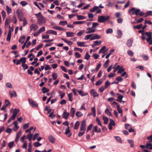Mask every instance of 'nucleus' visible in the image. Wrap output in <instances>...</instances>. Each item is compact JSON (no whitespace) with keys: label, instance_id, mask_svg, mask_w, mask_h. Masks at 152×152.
Here are the masks:
<instances>
[{"label":"nucleus","instance_id":"obj_5","mask_svg":"<svg viewBox=\"0 0 152 152\" xmlns=\"http://www.w3.org/2000/svg\"><path fill=\"white\" fill-rule=\"evenodd\" d=\"M145 34L148 37L146 39L147 41L149 42V45H152V35L150 32H147L145 33Z\"/></svg>","mask_w":152,"mask_h":152},{"label":"nucleus","instance_id":"obj_30","mask_svg":"<svg viewBox=\"0 0 152 152\" xmlns=\"http://www.w3.org/2000/svg\"><path fill=\"white\" fill-rule=\"evenodd\" d=\"M10 22V18H7L5 21V26H8L9 25Z\"/></svg>","mask_w":152,"mask_h":152},{"label":"nucleus","instance_id":"obj_36","mask_svg":"<svg viewBox=\"0 0 152 152\" xmlns=\"http://www.w3.org/2000/svg\"><path fill=\"white\" fill-rule=\"evenodd\" d=\"M127 141L130 144L131 147H133L134 146V142L133 141L131 140H128Z\"/></svg>","mask_w":152,"mask_h":152},{"label":"nucleus","instance_id":"obj_11","mask_svg":"<svg viewBox=\"0 0 152 152\" xmlns=\"http://www.w3.org/2000/svg\"><path fill=\"white\" fill-rule=\"evenodd\" d=\"M90 93L91 95L93 96L94 97L99 96L98 94L93 89H91L90 91Z\"/></svg>","mask_w":152,"mask_h":152},{"label":"nucleus","instance_id":"obj_51","mask_svg":"<svg viewBox=\"0 0 152 152\" xmlns=\"http://www.w3.org/2000/svg\"><path fill=\"white\" fill-rule=\"evenodd\" d=\"M22 67L23 68V69L24 70H25L26 69H27L28 68V66L27 65L25 64V63H24L23 64H22Z\"/></svg>","mask_w":152,"mask_h":152},{"label":"nucleus","instance_id":"obj_3","mask_svg":"<svg viewBox=\"0 0 152 152\" xmlns=\"http://www.w3.org/2000/svg\"><path fill=\"white\" fill-rule=\"evenodd\" d=\"M110 18L109 16L105 15L99 16L98 17V21L99 22L102 23L108 20Z\"/></svg>","mask_w":152,"mask_h":152},{"label":"nucleus","instance_id":"obj_44","mask_svg":"<svg viewBox=\"0 0 152 152\" xmlns=\"http://www.w3.org/2000/svg\"><path fill=\"white\" fill-rule=\"evenodd\" d=\"M85 31L84 30H81L77 34V35L78 36H81L83 35V34L85 33Z\"/></svg>","mask_w":152,"mask_h":152},{"label":"nucleus","instance_id":"obj_12","mask_svg":"<svg viewBox=\"0 0 152 152\" xmlns=\"http://www.w3.org/2000/svg\"><path fill=\"white\" fill-rule=\"evenodd\" d=\"M86 30L87 31H86V33L88 34L94 32L96 31V29H94L91 27L87 28Z\"/></svg>","mask_w":152,"mask_h":152},{"label":"nucleus","instance_id":"obj_53","mask_svg":"<svg viewBox=\"0 0 152 152\" xmlns=\"http://www.w3.org/2000/svg\"><path fill=\"white\" fill-rule=\"evenodd\" d=\"M41 91L43 93H45L46 92L49 91V90L46 88L45 87H44L42 88Z\"/></svg>","mask_w":152,"mask_h":152},{"label":"nucleus","instance_id":"obj_28","mask_svg":"<svg viewBox=\"0 0 152 152\" xmlns=\"http://www.w3.org/2000/svg\"><path fill=\"white\" fill-rule=\"evenodd\" d=\"M117 34H118V38H121L122 35V33L121 31L120 30H118L117 31Z\"/></svg>","mask_w":152,"mask_h":152},{"label":"nucleus","instance_id":"obj_56","mask_svg":"<svg viewBox=\"0 0 152 152\" xmlns=\"http://www.w3.org/2000/svg\"><path fill=\"white\" fill-rule=\"evenodd\" d=\"M90 57V55H89L88 52H87L86 53V56L85 57V59L87 60H88Z\"/></svg>","mask_w":152,"mask_h":152},{"label":"nucleus","instance_id":"obj_41","mask_svg":"<svg viewBox=\"0 0 152 152\" xmlns=\"http://www.w3.org/2000/svg\"><path fill=\"white\" fill-rule=\"evenodd\" d=\"M45 30V28L44 26L40 28L39 30L38 31V32L40 34L41 33L44 32Z\"/></svg>","mask_w":152,"mask_h":152},{"label":"nucleus","instance_id":"obj_2","mask_svg":"<svg viewBox=\"0 0 152 152\" xmlns=\"http://www.w3.org/2000/svg\"><path fill=\"white\" fill-rule=\"evenodd\" d=\"M131 11L132 12V15L135 14L136 15H139L142 16L144 14V13L141 12L139 9H135L134 8H132Z\"/></svg>","mask_w":152,"mask_h":152},{"label":"nucleus","instance_id":"obj_21","mask_svg":"<svg viewBox=\"0 0 152 152\" xmlns=\"http://www.w3.org/2000/svg\"><path fill=\"white\" fill-rule=\"evenodd\" d=\"M106 48V47L105 46H104L102 48L100 49L99 51V53H104L107 51V50H105Z\"/></svg>","mask_w":152,"mask_h":152},{"label":"nucleus","instance_id":"obj_31","mask_svg":"<svg viewBox=\"0 0 152 152\" xmlns=\"http://www.w3.org/2000/svg\"><path fill=\"white\" fill-rule=\"evenodd\" d=\"M93 129L95 132L99 133L101 132V130L100 129H97V126H95L93 127Z\"/></svg>","mask_w":152,"mask_h":152},{"label":"nucleus","instance_id":"obj_60","mask_svg":"<svg viewBox=\"0 0 152 152\" xmlns=\"http://www.w3.org/2000/svg\"><path fill=\"white\" fill-rule=\"evenodd\" d=\"M52 77L53 80H55L56 79L57 77V75L56 73H54L52 75Z\"/></svg>","mask_w":152,"mask_h":152},{"label":"nucleus","instance_id":"obj_22","mask_svg":"<svg viewBox=\"0 0 152 152\" xmlns=\"http://www.w3.org/2000/svg\"><path fill=\"white\" fill-rule=\"evenodd\" d=\"M133 40L131 39H128L127 42V45L128 47L131 46L132 44Z\"/></svg>","mask_w":152,"mask_h":152},{"label":"nucleus","instance_id":"obj_33","mask_svg":"<svg viewBox=\"0 0 152 152\" xmlns=\"http://www.w3.org/2000/svg\"><path fill=\"white\" fill-rule=\"evenodd\" d=\"M19 110L18 109H15L14 110L13 112V114L17 115V114L19 113Z\"/></svg>","mask_w":152,"mask_h":152},{"label":"nucleus","instance_id":"obj_18","mask_svg":"<svg viewBox=\"0 0 152 152\" xmlns=\"http://www.w3.org/2000/svg\"><path fill=\"white\" fill-rule=\"evenodd\" d=\"M46 33L47 34H52L54 35H56L57 34L56 31L50 30L47 31Z\"/></svg>","mask_w":152,"mask_h":152},{"label":"nucleus","instance_id":"obj_6","mask_svg":"<svg viewBox=\"0 0 152 152\" xmlns=\"http://www.w3.org/2000/svg\"><path fill=\"white\" fill-rule=\"evenodd\" d=\"M39 27L36 24L32 23L31 24L30 26V31H35Z\"/></svg>","mask_w":152,"mask_h":152},{"label":"nucleus","instance_id":"obj_32","mask_svg":"<svg viewBox=\"0 0 152 152\" xmlns=\"http://www.w3.org/2000/svg\"><path fill=\"white\" fill-rule=\"evenodd\" d=\"M146 148L148 149H152V145L149 142H148L146 143Z\"/></svg>","mask_w":152,"mask_h":152},{"label":"nucleus","instance_id":"obj_58","mask_svg":"<svg viewBox=\"0 0 152 152\" xmlns=\"http://www.w3.org/2000/svg\"><path fill=\"white\" fill-rule=\"evenodd\" d=\"M106 88L104 86H102L99 88V90L101 93H102Z\"/></svg>","mask_w":152,"mask_h":152},{"label":"nucleus","instance_id":"obj_20","mask_svg":"<svg viewBox=\"0 0 152 152\" xmlns=\"http://www.w3.org/2000/svg\"><path fill=\"white\" fill-rule=\"evenodd\" d=\"M6 10L7 13L8 15H9L10 13H11L12 12V9L11 8H10L7 5L6 6Z\"/></svg>","mask_w":152,"mask_h":152},{"label":"nucleus","instance_id":"obj_62","mask_svg":"<svg viewBox=\"0 0 152 152\" xmlns=\"http://www.w3.org/2000/svg\"><path fill=\"white\" fill-rule=\"evenodd\" d=\"M96 121L97 122L98 124L101 126H102V124L100 122V119L98 118L97 117L96 118Z\"/></svg>","mask_w":152,"mask_h":152},{"label":"nucleus","instance_id":"obj_45","mask_svg":"<svg viewBox=\"0 0 152 152\" xmlns=\"http://www.w3.org/2000/svg\"><path fill=\"white\" fill-rule=\"evenodd\" d=\"M123 66H122L119 69L117 72L118 73H121L122 72H124L125 71V69L122 68Z\"/></svg>","mask_w":152,"mask_h":152},{"label":"nucleus","instance_id":"obj_7","mask_svg":"<svg viewBox=\"0 0 152 152\" xmlns=\"http://www.w3.org/2000/svg\"><path fill=\"white\" fill-rule=\"evenodd\" d=\"M86 122L85 121H83L81 123L80 126V130L85 131L86 129Z\"/></svg>","mask_w":152,"mask_h":152},{"label":"nucleus","instance_id":"obj_59","mask_svg":"<svg viewBox=\"0 0 152 152\" xmlns=\"http://www.w3.org/2000/svg\"><path fill=\"white\" fill-rule=\"evenodd\" d=\"M4 118L3 119L1 118H0V120L1 121H4L6 120L7 117V114H5L4 115Z\"/></svg>","mask_w":152,"mask_h":152},{"label":"nucleus","instance_id":"obj_17","mask_svg":"<svg viewBox=\"0 0 152 152\" xmlns=\"http://www.w3.org/2000/svg\"><path fill=\"white\" fill-rule=\"evenodd\" d=\"M65 134L67 135L68 137H69L72 134L70 133L69 131V127H68L66 129L65 132Z\"/></svg>","mask_w":152,"mask_h":152},{"label":"nucleus","instance_id":"obj_47","mask_svg":"<svg viewBox=\"0 0 152 152\" xmlns=\"http://www.w3.org/2000/svg\"><path fill=\"white\" fill-rule=\"evenodd\" d=\"M99 23H94L92 24V27L96 29V27L99 25Z\"/></svg>","mask_w":152,"mask_h":152},{"label":"nucleus","instance_id":"obj_54","mask_svg":"<svg viewBox=\"0 0 152 152\" xmlns=\"http://www.w3.org/2000/svg\"><path fill=\"white\" fill-rule=\"evenodd\" d=\"M113 32V30L111 28H108L106 31V33L107 34L112 33Z\"/></svg>","mask_w":152,"mask_h":152},{"label":"nucleus","instance_id":"obj_23","mask_svg":"<svg viewBox=\"0 0 152 152\" xmlns=\"http://www.w3.org/2000/svg\"><path fill=\"white\" fill-rule=\"evenodd\" d=\"M66 34L67 37H70L74 36L75 33L72 32H66Z\"/></svg>","mask_w":152,"mask_h":152},{"label":"nucleus","instance_id":"obj_9","mask_svg":"<svg viewBox=\"0 0 152 152\" xmlns=\"http://www.w3.org/2000/svg\"><path fill=\"white\" fill-rule=\"evenodd\" d=\"M9 93L11 98L13 97H17V94L15 90H13L12 91L10 90L9 91Z\"/></svg>","mask_w":152,"mask_h":152},{"label":"nucleus","instance_id":"obj_1","mask_svg":"<svg viewBox=\"0 0 152 152\" xmlns=\"http://www.w3.org/2000/svg\"><path fill=\"white\" fill-rule=\"evenodd\" d=\"M35 15L38 18V23L39 25H41L43 23H45L46 20L45 18L41 15L40 12L35 14Z\"/></svg>","mask_w":152,"mask_h":152},{"label":"nucleus","instance_id":"obj_19","mask_svg":"<svg viewBox=\"0 0 152 152\" xmlns=\"http://www.w3.org/2000/svg\"><path fill=\"white\" fill-rule=\"evenodd\" d=\"M22 134L21 131H20L17 134L15 139V141L17 142L18 140V139L21 136Z\"/></svg>","mask_w":152,"mask_h":152},{"label":"nucleus","instance_id":"obj_35","mask_svg":"<svg viewBox=\"0 0 152 152\" xmlns=\"http://www.w3.org/2000/svg\"><path fill=\"white\" fill-rule=\"evenodd\" d=\"M92 36V34L87 35L85 37L84 39L86 40L90 39V40H91V39Z\"/></svg>","mask_w":152,"mask_h":152},{"label":"nucleus","instance_id":"obj_49","mask_svg":"<svg viewBox=\"0 0 152 152\" xmlns=\"http://www.w3.org/2000/svg\"><path fill=\"white\" fill-rule=\"evenodd\" d=\"M116 107L118 113H122V110L121 108L120 107L119 105H118Z\"/></svg>","mask_w":152,"mask_h":152},{"label":"nucleus","instance_id":"obj_13","mask_svg":"<svg viewBox=\"0 0 152 152\" xmlns=\"http://www.w3.org/2000/svg\"><path fill=\"white\" fill-rule=\"evenodd\" d=\"M13 31V29L12 28V30L11 31V30H9L8 32V33L7 37L6 38V40L7 41H9L11 39V31Z\"/></svg>","mask_w":152,"mask_h":152},{"label":"nucleus","instance_id":"obj_10","mask_svg":"<svg viewBox=\"0 0 152 152\" xmlns=\"http://www.w3.org/2000/svg\"><path fill=\"white\" fill-rule=\"evenodd\" d=\"M92 36L91 39V40H94L95 39H100L101 37L99 35L96 34H92Z\"/></svg>","mask_w":152,"mask_h":152},{"label":"nucleus","instance_id":"obj_38","mask_svg":"<svg viewBox=\"0 0 152 152\" xmlns=\"http://www.w3.org/2000/svg\"><path fill=\"white\" fill-rule=\"evenodd\" d=\"M79 126V122L78 121H77L75 124L74 126L75 129H77L78 128Z\"/></svg>","mask_w":152,"mask_h":152},{"label":"nucleus","instance_id":"obj_16","mask_svg":"<svg viewBox=\"0 0 152 152\" xmlns=\"http://www.w3.org/2000/svg\"><path fill=\"white\" fill-rule=\"evenodd\" d=\"M16 12L18 15V17H24L23 13L20 10H17L16 11Z\"/></svg>","mask_w":152,"mask_h":152},{"label":"nucleus","instance_id":"obj_8","mask_svg":"<svg viewBox=\"0 0 152 152\" xmlns=\"http://www.w3.org/2000/svg\"><path fill=\"white\" fill-rule=\"evenodd\" d=\"M26 58L25 57H22L20 59L17 61L16 63V64L17 65L20 64L21 63L23 64L24 63H25L26 62Z\"/></svg>","mask_w":152,"mask_h":152},{"label":"nucleus","instance_id":"obj_63","mask_svg":"<svg viewBox=\"0 0 152 152\" xmlns=\"http://www.w3.org/2000/svg\"><path fill=\"white\" fill-rule=\"evenodd\" d=\"M142 24H141L137 26H134V28H137L138 29H140L142 27Z\"/></svg>","mask_w":152,"mask_h":152},{"label":"nucleus","instance_id":"obj_40","mask_svg":"<svg viewBox=\"0 0 152 152\" xmlns=\"http://www.w3.org/2000/svg\"><path fill=\"white\" fill-rule=\"evenodd\" d=\"M86 22L85 21H78L73 22V23L76 24H82Z\"/></svg>","mask_w":152,"mask_h":152},{"label":"nucleus","instance_id":"obj_14","mask_svg":"<svg viewBox=\"0 0 152 152\" xmlns=\"http://www.w3.org/2000/svg\"><path fill=\"white\" fill-rule=\"evenodd\" d=\"M48 139L50 142L52 143H54L55 142L56 139L53 136L50 135L48 136Z\"/></svg>","mask_w":152,"mask_h":152},{"label":"nucleus","instance_id":"obj_48","mask_svg":"<svg viewBox=\"0 0 152 152\" xmlns=\"http://www.w3.org/2000/svg\"><path fill=\"white\" fill-rule=\"evenodd\" d=\"M76 116L78 117H80L83 115V113L80 112H77L76 113Z\"/></svg>","mask_w":152,"mask_h":152},{"label":"nucleus","instance_id":"obj_34","mask_svg":"<svg viewBox=\"0 0 152 152\" xmlns=\"http://www.w3.org/2000/svg\"><path fill=\"white\" fill-rule=\"evenodd\" d=\"M114 137L116 139V140L119 143H122V141L121 138L118 136H114Z\"/></svg>","mask_w":152,"mask_h":152},{"label":"nucleus","instance_id":"obj_27","mask_svg":"<svg viewBox=\"0 0 152 152\" xmlns=\"http://www.w3.org/2000/svg\"><path fill=\"white\" fill-rule=\"evenodd\" d=\"M102 118L104 121V124H107L108 122V118L107 117L104 116H103Z\"/></svg>","mask_w":152,"mask_h":152},{"label":"nucleus","instance_id":"obj_26","mask_svg":"<svg viewBox=\"0 0 152 152\" xmlns=\"http://www.w3.org/2000/svg\"><path fill=\"white\" fill-rule=\"evenodd\" d=\"M69 115V113H67L66 111H65L63 112V117L65 119H66Z\"/></svg>","mask_w":152,"mask_h":152},{"label":"nucleus","instance_id":"obj_61","mask_svg":"<svg viewBox=\"0 0 152 152\" xmlns=\"http://www.w3.org/2000/svg\"><path fill=\"white\" fill-rule=\"evenodd\" d=\"M94 43L95 44V45H100L102 42V41L100 40L99 41H94Z\"/></svg>","mask_w":152,"mask_h":152},{"label":"nucleus","instance_id":"obj_37","mask_svg":"<svg viewBox=\"0 0 152 152\" xmlns=\"http://www.w3.org/2000/svg\"><path fill=\"white\" fill-rule=\"evenodd\" d=\"M110 122L109 125L114 126L115 125V122L112 119H110Z\"/></svg>","mask_w":152,"mask_h":152},{"label":"nucleus","instance_id":"obj_15","mask_svg":"<svg viewBox=\"0 0 152 152\" xmlns=\"http://www.w3.org/2000/svg\"><path fill=\"white\" fill-rule=\"evenodd\" d=\"M86 43L84 42H77V44L78 46L86 47L87 46L85 45Z\"/></svg>","mask_w":152,"mask_h":152},{"label":"nucleus","instance_id":"obj_50","mask_svg":"<svg viewBox=\"0 0 152 152\" xmlns=\"http://www.w3.org/2000/svg\"><path fill=\"white\" fill-rule=\"evenodd\" d=\"M103 82L102 79H101L97 81L96 83V86H98L102 83Z\"/></svg>","mask_w":152,"mask_h":152},{"label":"nucleus","instance_id":"obj_24","mask_svg":"<svg viewBox=\"0 0 152 152\" xmlns=\"http://www.w3.org/2000/svg\"><path fill=\"white\" fill-rule=\"evenodd\" d=\"M53 28L58 31H65V29L62 27L58 26H55L53 27Z\"/></svg>","mask_w":152,"mask_h":152},{"label":"nucleus","instance_id":"obj_39","mask_svg":"<svg viewBox=\"0 0 152 152\" xmlns=\"http://www.w3.org/2000/svg\"><path fill=\"white\" fill-rule=\"evenodd\" d=\"M6 86L8 88H12V86L11 83L10 82H8L5 84Z\"/></svg>","mask_w":152,"mask_h":152},{"label":"nucleus","instance_id":"obj_25","mask_svg":"<svg viewBox=\"0 0 152 152\" xmlns=\"http://www.w3.org/2000/svg\"><path fill=\"white\" fill-rule=\"evenodd\" d=\"M75 110L74 108H72L70 111L71 114V116L72 117H73L75 115Z\"/></svg>","mask_w":152,"mask_h":152},{"label":"nucleus","instance_id":"obj_57","mask_svg":"<svg viewBox=\"0 0 152 152\" xmlns=\"http://www.w3.org/2000/svg\"><path fill=\"white\" fill-rule=\"evenodd\" d=\"M14 144V142L13 141L11 142H10L8 144V147L9 148H12Z\"/></svg>","mask_w":152,"mask_h":152},{"label":"nucleus","instance_id":"obj_64","mask_svg":"<svg viewBox=\"0 0 152 152\" xmlns=\"http://www.w3.org/2000/svg\"><path fill=\"white\" fill-rule=\"evenodd\" d=\"M127 53L128 54L131 56H133L134 55V53L133 52L130 50H128L127 52Z\"/></svg>","mask_w":152,"mask_h":152},{"label":"nucleus","instance_id":"obj_52","mask_svg":"<svg viewBox=\"0 0 152 152\" xmlns=\"http://www.w3.org/2000/svg\"><path fill=\"white\" fill-rule=\"evenodd\" d=\"M67 24V22L66 21H61L60 22L59 24L62 26H64Z\"/></svg>","mask_w":152,"mask_h":152},{"label":"nucleus","instance_id":"obj_42","mask_svg":"<svg viewBox=\"0 0 152 152\" xmlns=\"http://www.w3.org/2000/svg\"><path fill=\"white\" fill-rule=\"evenodd\" d=\"M77 17L78 20H83L86 18L85 17L80 15H77Z\"/></svg>","mask_w":152,"mask_h":152},{"label":"nucleus","instance_id":"obj_4","mask_svg":"<svg viewBox=\"0 0 152 152\" xmlns=\"http://www.w3.org/2000/svg\"><path fill=\"white\" fill-rule=\"evenodd\" d=\"M28 100L29 105L32 107H38V104L36 101L31 100L30 99H28Z\"/></svg>","mask_w":152,"mask_h":152},{"label":"nucleus","instance_id":"obj_55","mask_svg":"<svg viewBox=\"0 0 152 152\" xmlns=\"http://www.w3.org/2000/svg\"><path fill=\"white\" fill-rule=\"evenodd\" d=\"M42 144L38 142H36L34 143V145L35 147H38L41 146Z\"/></svg>","mask_w":152,"mask_h":152},{"label":"nucleus","instance_id":"obj_29","mask_svg":"<svg viewBox=\"0 0 152 152\" xmlns=\"http://www.w3.org/2000/svg\"><path fill=\"white\" fill-rule=\"evenodd\" d=\"M69 100L70 102H72L73 100V95L72 93H70L68 94Z\"/></svg>","mask_w":152,"mask_h":152},{"label":"nucleus","instance_id":"obj_46","mask_svg":"<svg viewBox=\"0 0 152 152\" xmlns=\"http://www.w3.org/2000/svg\"><path fill=\"white\" fill-rule=\"evenodd\" d=\"M78 92L79 94L80 95L82 96H86L87 94V93H82V91L81 90L78 91Z\"/></svg>","mask_w":152,"mask_h":152},{"label":"nucleus","instance_id":"obj_43","mask_svg":"<svg viewBox=\"0 0 152 152\" xmlns=\"http://www.w3.org/2000/svg\"><path fill=\"white\" fill-rule=\"evenodd\" d=\"M105 113L109 116H111L112 115L110 110L108 109H106L105 111Z\"/></svg>","mask_w":152,"mask_h":152}]
</instances>
